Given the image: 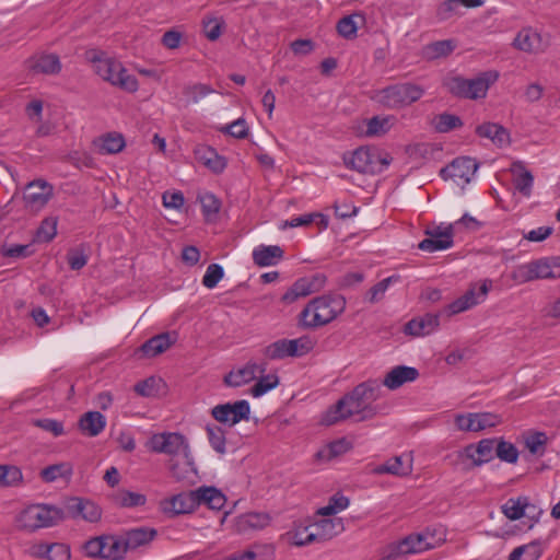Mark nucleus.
<instances>
[{"mask_svg":"<svg viewBox=\"0 0 560 560\" xmlns=\"http://www.w3.org/2000/svg\"><path fill=\"white\" fill-rule=\"evenodd\" d=\"M443 313H427L410 319L404 327V332L412 337H423L433 332L440 326V316Z\"/></svg>","mask_w":560,"mask_h":560,"instance_id":"nucleus-17","label":"nucleus"},{"mask_svg":"<svg viewBox=\"0 0 560 560\" xmlns=\"http://www.w3.org/2000/svg\"><path fill=\"white\" fill-rule=\"evenodd\" d=\"M326 280V275L322 272L299 278L281 296V302L292 304L301 298L318 292L325 287Z\"/></svg>","mask_w":560,"mask_h":560,"instance_id":"nucleus-9","label":"nucleus"},{"mask_svg":"<svg viewBox=\"0 0 560 560\" xmlns=\"http://www.w3.org/2000/svg\"><path fill=\"white\" fill-rule=\"evenodd\" d=\"M374 150L369 147H360L352 152H346L342 155L343 164L348 168L361 174H378L380 168L373 162Z\"/></svg>","mask_w":560,"mask_h":560,"instance_id":"nucleus-10","label":"nucleus"},{"mask_svg":"<svg viewBox=\"0 0 560 560\" xmlns=\"http://www.w3.org/2000/svg\"><path fill=\"white\" fill-rule=\"evenodd\" d=\"M514 179L513 185L523 196L529 197L534 183L533 174L521 162L513 163L511 168Z\"/></svg>","mask_w":560,"mask_h":560,"instance_id":"nucleus-29","label":"nucleus"},{"mask_svg":"<svg viewBox=\"0 0 560 560\" xmlns=\"http://www.w3.org/2000/svg\"><path fill=\"white\" fill-rule=\"evenodd\" d=\"M438 546V541H429V530L410 534L400 541L388 547L387 559H398L402 555L418 553Z\"/></svg>","mask_w":560,"mask_h":560,"instance_id":"nucleus-8","label":"nucleus"},{"mask_svg":"<svg viewBox=\"0 0 560 560\" xmlns=\"http://www.w3.org/2000/svg\"><path fill=\"white\" fill-rule=\"evenodd\" d=\"M115 503L120 508L143 506L147 503V497L142 493L128 490H119L114 497Z\"/></svg>","mask_w":560,"mask_h":560,"instance_id":"nucleus-41","label":"nucleus"},{"mask_svg":"<svg viewBox=\"0 0 560 560\" xmlns=\"http://www.w3.org/2000/svg\"><path fill=\"white\" fill-rule=\"evenodd\" d=\"M32 424L36 428H39L46 432L51 433L55 438L65 434L63 423L55 419H34L32 420Z\"/></svg>","mask_w":560,"mask_h":560,"instance_id":"nucleus-55","label":"nucleus"},{"mask_svg":"<svg viewBox=\"0 0 560 560\" xmlns=\"http://www.w3.org/2000/svg\"><path fill=\"white\" fill-rule=\"evenodd\" d=\"M100 152L104 154H115L125 148V139L120 133L112 132L100 139Z\"/></svg>","mask_w":560,"mask_h":560,"instance_id":"nucleus-43","label":"nucleus"},{"mask_svg":"<svg viewBox=\"0 0 560 560\" xmlns=\"http://www.w3.org/2000/svg\"><path fill=\"white\" fill-rule=\"evenodd\" d=\"M106 425V418L98 411L85 412L79 420V429L88 436H97Z\"/></svg>","mask_w":560,"mask_h":560,"instance_id":"nucleus-27","label":"nucleus"},{"mask_svg":"<svg viewBox=\"0 0 560 560\" xmlns=\"http://www.w3.org/2000/svg\"><path fill=\"white\" fill-rule=\"evenodd\" d=\"M104 539V556L101 559L104 560H124L126 555L120 541L119 535H103Z\"/></svg>","mask_w":560,"mask_h":560,"instance_id":"nucleus-32","label":"nucleus"},{"mask_svg":"<svg viewBox=\"0 0 560 560\" xmlns=\"http://www.w3.org/2000/svg\"><path fill=\"white\" fill-rule=\"evenodd\" d=\"M485 0H445L438 10L436 18L439 21H446L457 13L458 8L464 5L466 8H478L483 5Z\"/></svg>","mask_w":560,"mask_h":560,"instance_id":"nucleus-30","label":"nucleus"},{"mask_svg":"<svg viewBox=\"0 0 560 560\" xmlns=\"http://www.w3.org/2000/svg\"><path fill=\"white\" fill-rule=\"evenodd\" d=\"M213 92H214V90L210 85L203 84V83H196V84L187 85L183 90L184 95L189 97V100L192 103L199 102L200 98H202Z\"/></svg>","mask_w":560,"mask_h":560,"instance_id":"nucleus-57","label":"nucleus"},{"mask_svg":"<svg viewBox=\"0 0 560 560\" xmlns=\"http://www.w3.org/2000/svg\"><path fill=\"white\" fill-rule=\"evenodd\" d=\"M224 25L223 21H218L217 18H208L202 20V26L206 37L214 42L222 34V27Z\"/></svg>","mask_w":560,"mask_h":560,"instance_id":"nucleus-61","label":"nucleus"},{"mask_svg":"<svg viewBox=\"0 0 560 560\" xmlns=\"http://www.w3.org/2000/svg\"><path fill=\"white\" fill-rule=\"evenodd\" d=\"M497 79V73L485 72L475 79L453 77L447 79L444 85L447 88V91L456 97L477 100L486 96L490 84Z\"/></svg>","mask_w":560,"mask_h":560,"instance_id":"nucleus-5","label":"nucleus"},{"mask_svg":"<svg viewBox=\"0 0 560 560\" xmlns=\"http://www.w3.org/2000/svg\"><path fill=\"white\" fill-rule=\"evenodd\" d=\"M515 549H521L520 560H538L542 555L541 541L539 539L516 547Z\"/></svg>","mask_w":560,"mask_h":560,"instance_id":"nucleus-58","label":"nucleus"},{"mask_svg":"<svg viewBox=\"0 0 560 560\" xmlns=\"http://www.w3.org/2000/svg\"><path fill=\"white\" fill-rule=\"evenodd\" d=\"M495 439H482L478 442L477 446L468 445L465 448L467 457L474 460L475 466H481L485 463L493 459V451L495 450Z\"/></svg>","mask_w":560,"mask_h":560,"instance_id":"nucleus-22","label":"nucleus"},{"mask_svg":"<svg viewBox=\"0 0 560 560\" xmlns=\"http://www.w3.org/2000/svg\"><path fill=\"white\" fill-rule=\"evenodd\" d=\"M541 36L533 28L521 30L514 38L513 46L525 52H535L540 48Z\"/></svg>","mask_w":560,"mask_h":560,"instance_id":"nucleus-28","label":"nucleus"},{"mask_svg":"<svg viewBox=\"0 0 560 560\" xmlns=\"http://www.w3.org/2000/svg\"><path fill=\"white\" fill-rule=\"evenodd\" d=\"M207 436L211 447L220 455L226 453L225 431L217 424H207Z\"/></svg>","mask_w":560,"mask_h":560,"instance_id":"nucleus-42","label":"nucleus"},{"mask_svg":"<svg viewBox=\"0 0 560 560\" xmlns=\"http://www.w3.org/2000/svg\"><path fill=\"white\" fill-rule=\"evenodd\" d=\"M346 308V299L328 293L311 300L300 313V324L305 328L325 326L336 319Z\"/></svg>","mask_w":560,"mask_h":560,"instance_id":"nucleus-1","label":"nucleus"},{"mask_svg":"<svg viewBox=\"0 0 560 560\" xmlns=\"http://www.w3.org/2000/svg\"><path fill=\"white\" fill-rule=\"evenodd\" d=\"M58 220L55 217L44 219L36 231L35 238L37 242L49 243L57 234Z\"/></svg>","mask_w":560,"mask_h":560,"instance_id":"nucleus-46","label":"nucleus"},{"mask_svg":"<svg viewBox=\"0 0 560 560\" xmlns=\"http://www.w3.org/2000/svg\"><path fill=\"white\" fill-rule=\"evenodd\" d=\"M28 69L34 73L54 75L61 71V62L55 54H40L28 59Z\"/></svg>","mask_w":560,"mask_h":560,"instance_id":"nucleus-21","label":"nucleus"},{"mask_svg":"<svg viewBox=\"0 0 560 560\" xmlns=\"http://www.w3.org/2000/svg\"><path fill=\"white\" fill-rule=\"evenodd\" d=\"M478 168L476 161L469 156H459L454 159L447 166L440 172L441 176L446 178H459L469 182Z\"/></svg>","mask_w":560,"mask_h":560,"instance_id":"nucleus-16","label":"nucleus"},{"mask_svg":"<svg viewBox=\"0 0 560 560\" xmlns=\"http://www.w3.org/2000/svg\"><path fill=\"white\" fill-rule=\"evenodd\" d=\"M336 526H339L342 529V523L340 520L335 521L326 518L311 525L316 536H318L317 542H325L335 537L338 534Z\"/></svg>","mask_w":560,"mask_h":560,"instance_id":"nucleus-35","label":"nucleus"},{"mask_svg":"<svg viewBox=\"0 0 560 560\" xmlns=\"http://www.w3.org/2000/svg\"><path fill=\"white\" fill-rule=\"evenodd\" d=\"M381 383L377 380H368L357 385L342 398L347 404L348 413L358 416V421H365L377 415V407L372 405L378 399Z\"/></svg>","mask_w":560,"mask_h":560,"instance_id":"nucleus-3","label":"nucleus"},{"mask_svg":"<svg viewBox=\"0 0 560 560\" xmlns=\"http://www.w3.org/2000/svg\"><path fill=\"white\" fill-rule=\"evenodd\" d=\"M548 438L544 432H535L525 439V446L530 454L542 456L546 451Z\"/></svg>","mask_w":560,"mask_h":560,"instance_id":"nucleus-48","label":"nucleus"},{"mask_svg":"<svg viewBox=\"0 0 560 560\" xmlns=\"http://www.w3.org/2000/svg\"><path fill=\"white\" fill-rule=\"evenodd\" d=\"M201 203L202 213L206 218L215 215L219 213L221 208V201L212 192H206L199 196Z\"/></svg>","mask_w":560,"mask_h":560,"instance_id":"nucleus-54","label":"nucleus"},{"mask_svg":"<svg viewBox=\"0 0 560 560\" xmlns=\"http://www.w3.org/2000/svg\"><path fill=\"white\" fill-rule=\"evenodd\" d=\"M158 536V530L152 527H136L120 534V541L125 555L130 550L148 546Z\"/></svg>","mask_w":560,"mask_h":560,"instance_id":"nucleus-15","label":"nucleus"},{"mask_svg":"<svg viewBox=\"0 0 560 560\" xmlns=\"http://www.w3.org/2000/svg\"><path fill=\"white\" fill-rule=\"evenodd\" d=\"M273 556L270 546H255L253 549L243 552H235L225 560H269Z\"/></svg>","mask_w":560,"mask_h":560,"instance_id":"nucleus-39","label":"nucleus"},{"mask_svg":"<svg viewBox=\"0 0 560 560\" xmlns=\"http://www.w3.org/2000/svg\"><path fill=\"white\" fill-rule=\"evenodd\" d=\"M104 544L103 535L91 537L82 544L81 551L88 558L101 559V556H104V550L102 549Z\"/></svg>","mask_w":560,"mask_h":560,"instance_id":"nucleus-50","label":"nucleus"},{"mask_svg":"<svg viewBox=\"0 0 560 560\" xmlns=\"http://www.w3.org/2000/svg\"><path fill=\"white\" fill-rule=\"evenodd\" d=\"M88 255L82 247L72 248L67 254V261L72 270L82 269L88 262Z\"/></svg>","mask_w":560,"mask_h":560,"instance_id":"nucleus-63","label":"nucleus"},{"mask_svg":"<svg viewBox=\"0 0 560 560\" xmlns=\"http://www.w3.org/2000/svg\"><path fill=\"white\" fill-rule=\"evenodd\" d=\"M54 187L44 179H35L25 186L23 199L32 210L42 209L52 197Z\"/></svg>","mask_w":560,"mask_h":560,"instance_id":"nucleus-14","label":"nucleus"},{"mask_svg":"<svg viewBox=\"0 0 560 560\" xmlns=\"http://www.w3.org/2000/svg\"><path fill=\"white\" fill-rule=\"evenodd\" d=\"M418 377L419 371L416 368L397 365L385 375L381 386L384 385L388 389L395 390L406 383L416 381Z\"/></svg>","mask_w":560,"mask_h":560,"instance_id":"nucleus-19","label":"nucleus"},{"mask_svg":"<svg viewBox=\"0 0 560 560\" xmlns=\"http://www.w3.org/2000/svg\"><path fill=\"white\" fill-rule=\"evenodd\" d=\"M48 560H69L70 548L66 544L52 542L48 546Z\"/></svg>","mask_w":560,"mask_h":560,"instance_id":"nucleus-64","label":"nucleus"},{"mask_svg":"<svg viewBox=\"0 0 560 560\" xmlns=\"http://www.w3.org/2000/svg\"><path fill=\"white\" fill-rule=\"evenodd\" d=\"M289 339H279L264 348L262 353L269 360H282L292 354Z\"/></svg>","mask_w":560,"mask_h":560,"instance_id":"nucleus-44","label":"nucleus"},{"mask_svg":"<svg viewBox=\"0 0 560 560\" xmlns=\"http://www.w3.org/2000/svg\"><path fill=\"white\" fill-rule=\"evenodd\" d=\"M149 448L151 452L167 455H178L183 453L187 458V465H192V463L188 460L189 445L186 438L180 433L163 432L153 434L149 441Z\"/></svg>","mask_w":560,"mask_h":560,"instance_id":"nucleus-6","label":"nucleus"},{"mask_svg":"<svg viewBox=\"0 0 560 560\" xmlns=\"http://www.w3.org/2000/svg\"><path fill=\"white\" fill-rule=\"evenodd\" d=\"M490 285V281H485L479 287L478 292L476 291L475 287L470 288L462 296L447 304L442 313L446 314V316H452L478 305L486 299Z\"/></svg>","mask_w":560,"mask_h":560,"instance_id":"nucleus-11","label":"nucleus"},{"mask_svg":"<svg viewBox=\"0 0 560 560\" xmlns=\"http://www.w3.org/2000/svg\"><path fill=\"white\" fill-rule=\"evenodd\" d=\"M424 94L421 85L405 82L388 85L378 90L374 100L389 109H399L419 101Z\"/></svg>","mask_w":560,"mask_h":560,"instance_id":"nucleus-4","label":"nucleus"},{"mask_svg":"<svg viewBox=\"0 0 560 560\" xmlns=\"http://www.w3.org/2000/svg\"><path fill=\"white\" fill-rule=\"evenodd\" d=\"M290 343V350L292 354L290 357L299 358L307 354L310 351L314 348V341L308 336H302L298 339H289Z\"/></svg>","mask_w":560,"mask_h":560,"instance_id":"nucleus-52","label":"nucleus"},{"mask_svg":"<svg viewBox=\"0 0 560 560\" xmlns=\"http://www.w3.org/2000/svg\"><path fill=\"white\" fill-rule=\"evenodd\" d=\"M431 125L435 131L440 133H446L454 129L460 128L463 126V120L457 115L442 113L433 117Z\"/></svg>","mask_w":560,"mask_h":560,"instance_id":"nucleus-34","label":"nucleus"},{"mask_svg":"<svg viewBox=\"0 0 560 560\" xmlns=\"http://www.w3.org/2000/svg\"><path fill=\"white\" fill-rule=\"evenodd\" d=\"M495 455L503 462L515 464L518 459L520 453L514 444L500 439L497 441Z\"/></svg>","mask_w":560,"mask_h":560,"instance_id":"nucleus-47","label":"nucleus"},{"mask_svg":"<svg viewBox=\"0 0 560 560\" xmlns=\"http://www.w3.org/2000/svg\"><path fill=\"white\" fill-rule=\"evenodd\" d=\"M211 416L219 423L232 428L242 420L249 419L250 406L245 399L219 404L211 409Z\"/></svg>","mask_w":560,"mask_h":560,"instance_id":"nucleus-7","label":"nucleus"},{"mask_svg":"<svg viewBox=\"0 0 560 560\" xmlns=\"http://www.w3.org/2000/svg\"><path fill=\"white\" fill-rule=\"evenodd\" d=\"M425 234L429 237L422 240L418 245V248L423 252L433 253L444 250L452 247L454 244V229L452 224L444 229L438 225L427 229Z\"/></svg>","mask_w":560,"mask_h":560,"instance_id":"nucleus-13","label":"nucleus"},{"mask_svg":"<svg viewBox=\"0 0 560 560\" xmlns=\"http://www.w3.org/2000/svg\"><path fill=\"white\" fill-rule=\"evenodd\" d=\"M352 417L348 413V407L343 398H340L335 405L330 406L322 416L320 423L324 425H332L339 421Z\"/></svg>","mask_w":560,"mask_h":560,"instance_id":"nucleus-31","label":"nucleus"},{"mask_svg":"<svg viewBox=\"0 0 560 560\" xmlns=\"http://www.w3.org/2000/svg\"><path fill=\"white\" fill-rule=\"evenodd\" d=\"M65 518H82L94 523L102 516L101 508L90 500L69 498L63 505Z\"/></svg>","mask_w":560,"mask_h":560,"instance_id":"nucleus-12","label":"nucleus"},{"mask_svg":"<svg viewBox=\"0 0 560 560\" xmlns=\"http://www.w3.org/2000/svg\"><path fill=\"white\" fill-rule=\"evenodd\" d=\"M336 28L338 34L343 38L351 39L357 36L358 25L353 20V15H347L340 19Z\"/></svg>","mask_w":560,"mask_h":560,"instance_id":"nucleus-59","label":"nucleus"},{"mask_svg":"<svg viewBox=\"0 0 560 560\" xmlns=\"http://www.w3.org/2000/svg\"><path fill=\"white\" fill-rule=\"evenodd\" d=\"M70 475L71 468L63 463L47 466L40 471V478L45 482H54L58 478L68 477Z\"/></svg>","mask_w":560,"mask_h":560,"instance_id":"nucleus-49","label":"nucleus"},{"mask_svg":"<svg viewBox=\"0 0 560 560\" xmlns=\"http://www.w3.org/2000/svg\"><path fill=\"white\" fill-rule=\"evenodd\" d=\"M279 385V377L276 374H268L261 376L257 383L250 388V394L254 397H260L267 392L276 388Z\"/></svg>","mask_w":560,"mask_h":560,"instance_id":"nucleus-51","label":"nucleus"},{"mask_svg":"<svg viewBox=\"0 0 560 560\" xmlns=\"http://www.w3.org/2000/svg\"><path fill=\"white\" fill-rule=\"evenodd\" d=\"M220 131L236 139H245L248 136V127L244 118H238L235 121L222 127Z\"/></svg>","mask_w":560,"mask_h":560,"instance_id":"nucleus-60","label":"nucleus"},{"mask_svg":"<svg viewBox=\"0 0 560 560\" xmlns=\"http://www.w3.org/2000/svg\"><path fill=\"white\" fill-rule=\"evenodd\" d=\"M476 412L458 413L455 416L454 422L458 430L465 432H478Z\"/></svg>","mask_w":560,"mask_h":560,"instance_id":"nucleus-62","label":"nucleus"},{"mask_svg":"<svg viewBox=\"0 0 560 560\" xmlns=\"http://www.w3.org/2000/svg\"><path fill=\"white\" fill-rule=\"evenodd\" d=\"M456 48L454 39L436 40L424 47V55L428 59H438L447 57Z\"/></svg>","mask_w":560,"mask_h":560,"instance_id":"nucleus-36","label":"nucleus"},{"mask_svg":"<svg viewBox=\"0 0 560 560\" xmlns=\"http://www.w3.org/2000/svg\"><path fill=\"white\" fill-rule=\"evenodd\" d=\"M194 490L182 492L162 502L164 513L179 515L191 513L197 509Z\"/></svg>","mask_w":560,"mask_h":560,"instance_id":"nucleus-18","label":"nucleus"},{"mask_svg":"<svg viewBox=\"0 0 560 560\" xmlns=\"http://www.w3.org/2000/svg\"><path fill=\"white\" fill-rule=\"evenodd\" d=\"M315 222L319 230H325L328 228V218L323 213H306L300 217L293 218L290 221L284 222V226L298 228V226H306L311 223Z\"/></svg>","mask_w":560,"mask_h":560,"instance_id":"nucleus-40","label":"nucleus"},{"mask_svg":"<svg viewBox=\"0 0 560 560\" xmlns=\"http://www.w3.org/2000/svg\"><path fill=\"white\" fill-rule=\"evenodd\" d=\"M85 57L93 63L95 72L104 81L129 93L138 90L139 83L137 78L129 74L120 61L107 57L104 51L97 49L88 50Z\"/></svg>","mask_w":560,"mask_h":560,"instance_id":"nucleus-2","label":"nucleus"},{"mask_svg":"<svg viewBox=\"0 0 560 560\" xmlns=\"http://www.w3.org/2000/svg\"><path fill=\"white\" fill-rule=\"evenodd\" d=\"M527 508V497L510 498L502 505V513L511 521L520 520L524 516Z\"/></svg>","mask_w":560,"mask_h":560,"instance_id":"nucleus-38","label":"nucleus"},{"mask_svg":"<svg viewBox=\"0 0 560 560\" xmlns=\"http://www.w3.org/2000/svg\"><path fill=\"white\" fill-rule=\"evenodd\" d=\"M283 254L278 245H259L253 250V260L259 267L275 266L282 259Z\"/></svg>","mask_w":560,"mask_h":560,"instance_id":"nucleus-23","label":"nucleus"},{"mask_svg":"<svg viewBox=\"0 0 560 560\" xmlns=\"http://www.w3.org/2000/svg\"><path fill=\"white\" fill-rule=\"evenodd\" d=\"M42 523L33 524V530L42 527H50L57 525L59 522L65 520L63 508H57L55 505L42 504Z\"/></svg>","mask_w":560,"mask_h":560,"instance_id":"nucleus-33","label":"nucleus"},{"mask_svg":"<svg viewBox=\"0 0 560 560\" xmlns=\"http://www.w3.org/2000/svg\"><path fill=\"white\" fill-rule=\"evenodd\" d=\"M412 471L411 459L404 460L402 456H395L386 460L384 464L373 468L375 475L389 474L398 477H405Z\"/></svg>","mask_w":560,"mask_h":560,"instance_id":"nucleus-24","label":"nucleus"},{"mask_svg":"<svg viewBox=\"0 0 560 560\" xmlns=\"http://www.w3.org/2000/svg\"><path fill=\"white\" fill-rule=\"evenodd\" d=\"M270 516L264 512H249L240 516L238 527L241 529H261L269 525Z\"/></svg>","mask_w":560,"mask_h":560,"instance_id":"nucleus-37","label":"nucleus"},{"mask_svg":"<svg viewBox=\"0 0 560 560\" xmlns=\"http://www.w3.org/2000/svg\"><path fill=\"white\" fill-rule=\"evenodd\" d=\"M23 475L14 465H0V487H13L21 483Z\"/></svg>","mask_w":560,"mask_h":560,"instance_id":"nucleus-45","label":"nucleus"},{"mask_svg":"<svg viewBox=\"0 0 560 560\" xmlns=\"http://www.w3.org/2000/svg\"><path fill=\"white\" fill-rule=\"evenodd\" d=\"M265 371L266 365L259 366L256 363L248 362L245 366L228 373L223 378V383L230 387H240L254 381L257 372L264 373Z\"/></svg>","mask_w":560,"mask_h":560,"instance_id":"nucleus-20","label":"nucleus"},{"mask_svg":"<svg viewBox=\"0 0 560 560\" xmlns=\"http://www.w3.org/2000/svg\"><path fill=\"white\" fill-rule=\"evenodd\" d=\"M174 342L175 337L170 332H163L147 340L140 347V351L144 357L152 358L166 351Z\"/></svg>","mask_w":560,"mask_h":560,"instance_id":"nucleus-26","label":"nucleus"},{"mask_svg":"<svg viewBox=\"0 0 560 560\" xmlns=\"http://www.w3.org/2000/svg\"><path fill=\"white\" fill-rule=\"evenodd\" d=\"M224 276L223 267L219 264H210L202 277V284L208 289H213Z\"/></svg>","mask_w":560,"mask_h":560,"instance_id":"nucleus-56","label":"nucleus"},{"mask_svg":"<svg viewBox=\"0 0 560 560\" xmlns=\"http://www.w3.org/2000/svg\"><path fill=\"white\" fill-rule=\"evenodd\" d=\"M535 279L560 278V256L544 257L532 261Z\"/></svg>","mask_w":560,"mask_h":560,"instance_id":"nucleus-25","label":"nucleus"},{"mask_svg":"<svg viewBox=\"0 0 560 560\" xmlns=\"http://www.w3.org/2000/svg\"><path fill=\"white\" fill-rule=\"evenodd\" d=\"M318 536L310 526H298L293 532V544L302 547L313 542H317Z\"/></svg>","mask_w":560,"mask_h":560,"instance_id":"nucleus-53","label":"nucleus"}]
</instances>
